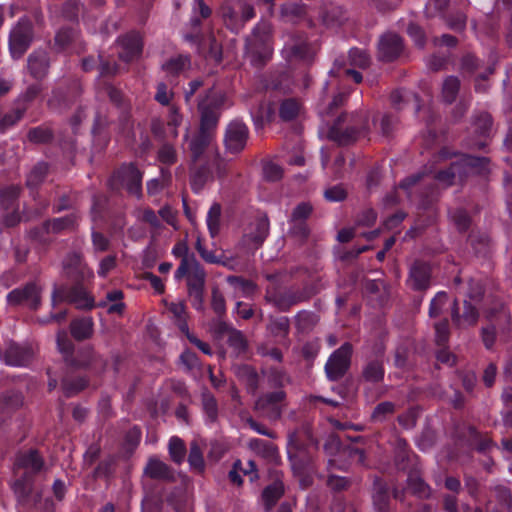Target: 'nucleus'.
<instances>
[{"label":"nucleus","mask_w":512,"mask_h":512,"mask_svg":"<svg viewBox=\"0 0 512 512\" xmlns=\"http://www.w3.org/2000/svg\"><path fill=\"white\" fill-rule=\"evenodd\" d=\"M269 233L270 221L267 214L263 213L249 225L248 232L243 236V243L245 246L257 250L263 245Z\"/></svg>","instance_id":"obj_21"},{"label":"nucleus","mask_w":512,"mask_h":512,"mask_svg":"<svg viewBox=\"0 0 512 512\" xmlns=\"http://www.w3.org/2000/svg\"><path fill=\"white\" fill-rule=\"evenodd\" d=\"M393 463L398 471L407 474L420 468L419 457L404 438H397L393 450Z\"/></svg>","instance_id":"obj_16"},{"label":"nucleus","mask_w":512,"mask_h":512,"mask_svg":"<svg viewBox=\"0 0 512 512\" xmlns=\"http://www.w3.org/2000/svg\"><path fill=\"white\" fill-rule=\"evenodd\" d=\"M222 208L219 203H214L207 214V226L212 238L220 232Z\"/></svg>","instance_id":"obj_48"},{"label":"nucleus","mask_w":512,"mask_h":512,"mask_svg":"<svg viewBox=\"0 0 512 512\" xmlns=\"http://www.w3.org/2000/svg\"><path fill=\"white\" fill-rule=\"evenodd\" d=\"M27 139L35 144H47L53 141L54 133L48 127L38 126L28 131Z\"/></svg>","instance_id":"obj_50"},{"label":"nucleus","mask_w":512,"mask_h":512,"mask_svg":"<svg viewBox=\"0 0 512 512\" xmlns=\"http://www.w3.org/2000/svg\"><path fill=\"white\" fill-rule=\"evenodd\" d=\"M13 465L18 475L14 492L19 498L26 499L32 493L35 476L45 467V460L37 449L29 448L16 453Z\"/></svg>","instance_id":"obj_2"},{"label":"nucleus","mask_w":512,"mask_h":512,"mask_svg":"<svg viewBox=\"0 0 512 512\" xmlns=\"http://www.w3.org/2000/svg\"><path fill=\"white\" fill-rule=\"evenodd\" d=\"M202 407L210 422H215L218 418V404L214 395L205 390L202 393Z\"/></svg>","instance_id":"obj_55"},{"label":"nucleus","mask_w":512,"mask_h":512,"mask_svg":"<svg viewBox=\"0 0 512 512\" xmlns=\"http://www.w3.org/2000/svg\"><path fill=\"white\" fill-rule=\"evenodd\" d=\"M268 331L274 337L286 338L290 332V320L286 316L269 317V324L267 325Z\"/></svg>","instance_id":"obj_44"},{"label":"nucleus","mask_w":512,"mask_h":512,"mask_svg":"<svg viewBox=\"0 0 512 512\" xmlns=\"http://www.w3.org/2000/svg\"><path fill=\"white\" fill-rule=\"evenodd\" d=\"M286 397L287 394L282 389L264 393L255 401L254 409L268 419L276 421L281 418L287 406Z\"/></svg>","instance_id":"obj_10"},{"label":"nucleus","mask_w":512,"mask_h":512,"mask_svg":"<svg viewBox=\"0 0 512 512\" xmlns=\"http://www.w3.org/2000/svg\"><path fill=\"white\" fill-rule=\"evenodd\" d=\"M404 51L400 36L395 33L384 34L378 43V54L382 61H395Z\"/></svg>","instance_id":"obj_25"},{"label":"nucleus","mask_w":512,"mask_h":512,"mask_svg":"<svg viewBox=\"0 0 512 512\" xmlns=\"http://www.w3.org/2000/svg\"><path fill=\"white\" fill-rule=\"evenodd\" d=\"M143 42L138 33L132 32L118 39L117 52L124 62L136 61L142 53Z\"/></svg>","instance_id":"obj_24"},{"label":"nucleus","mask_w":512,"mask_h":512,"mask_svg":"<svg viewBox=\"0 0 512 512\" xmlns=\"http://www.w3.org/2000/svg\"><path fill=\"white\" fill-rule=\"evenodd\" d=\"M212 178V171L207 163L190 168V185L195 193L200 192Z\"/></svg>","instance_id":"obj_35"},{"label":"nucleus","mask_w":512,"mask_h":512,"mask_svg":"<svg viewBox=\"0 0 512 512\" xmlns=\"http://www.w3.org/2000/svg\"><path fill=\"white\" fill-rule=\"evenodd\" d=\"M485 295V287L481 280L470 278L467 283L466 298L470 302L479 303L483 300Z\"/></svg>","instance_id":"obj_53"},{"label":"nucleus","mask_w":512,"mask_h":512,"mask_svg":"<svg viewBox=\"0 0 512 512\" xmlns=\"http://www.w3.org/2000/svg\"><path fill=\"white\" fill-rule=\"evenodd\" d=\"M249 139V128L241 120L231 121L224 132L223 143L228 154L237 155L241 153Z\"/></svg>","instance_id":"obj_12"},{"label":"nucleus","mask_w":512,"mask_h":512,"mask_svg":"<svg viewBox=\"0 0 512 512\" xmlns=\"http://www.w3.org/2000/svg\"><path fill=\"white\" fill-rule=\"evenodd\" d=\"M396 406L391 401H384L375 406L371 414V419L374 422H383L386 420L388 415H392L395 412Z\"/></svg>","instance_id":"obj_61"},{"label":"nucleus","mask_w":512,"mask_h":512,"mask_svg":"<svg viewBox=\"0 0 512 512\" xmlns=\"http://www.w3.org/2000/svg\"><path fill=\"white\" fill-rule=\"evenodd\" d=\"M119 174L127 192L140 199L142 197V172L135 164L130 163L129 165L123 166Z\"/></svg>","instance_id":"obj_30"},{"label":"nucleus","mask_w":512,"mask_h":512,"mask_svg":"<svg viewBox=\"0 0 512 512\" xmlns=\"http://www.w3.org/2000/svg\"><path fill=\"white\" fill-rule=\"evenodd\" d=\"M51 302L53 307L59 302L74 304L77 309L81 310H91L95 307L94 297L88 293L84 287V282H73V285L70 287L66 285L57 287L55 285L51 295Z\"/></svg>","instance_id":"obj_6"},{"label":"nucleus","mask_w":512,"mask_h":512,"mask_svg":"<svg viewBox=\"0 0 512 512\" xmlns=\"http://www.w3.org/2000/svg\"><path fill=\"white\" fill-rule=\"evenodd\" d=\"M492 499L488 506L491 512H512V492L511 489L503 484H498L490 488Z\"/></svg>","instance_id":"obj_31"},{"label":"nucleus","mask_w":512,"mask_h":512,"mask_svg":"<svg viewBox=\"0 0 512 512\" xmlns=\"http://www.w3.org/2000/svg\"><path fill=\"white\" fill-rule=\"evenodd\" d=\"M70 332L77 341L89 339L93 334V321L91 318L74 319L70 323Z\"/></svg>","instance_id":"obj_39"},{"label":"nucleus","mask_w":512,"mask_h":512,"mask_svg":"<svg viewBox=\"0 0 512 512\" xmlns=\"http://www.w3.org/2000/svg\"><path fill=\"white\" fill-rule=\"evenodd\" d=\"M223 104L224 96L215 95L212 88L207 91L205 97L199 99V128L191 137L188 133L184 137L188 142V150L193 164L203 156L214 141Z\"/></svg>","instance_id":"obj_1"},{"label":"nucleus","mask_w":512,"mask_h":512,"mask_svg":"<svg viewBox=\"0 0 512 512\" xmlns=\"http://www.w3.org/2000/svg\"><path fill=\"white\" fill-rule=\"evenodd\" d=\"M385 377L384 350H379L374 356L367 357L361 368L359 381L378 385Z\"/></svg>","instance_id":"obj_19"},{"label":"nucleus","mask_w":512,"mask_h":512,"mask_svg":"<svg viewBox=\"0 0 512 512\" xmlns=\"http://www.w3.org/2000/svg\"><path fill=\"white\" fill-rule=\"evenodd\" d=\"M222 15L227 28L238 32L246 21L255 16V12L251 5L239 4L235 7H225Z\"/></svg>","instance_id":"obj_23"},{"label":"nucleus","mask_w":512,"mask_h":512,"mask_svg":"<svg viewBox=\"0 0 512 512\" xmlns=\"http://www.w3.org/2000/svg\"><path fill=\"white\" fill-rule=\"evenodd\" d=\"M248 447L257 455L269 461H275L278 458L276 445L269 441L253 438L248 442Z\"/></svg>","instance_id":"obj_37"},{"label":"nucleus","mask_w":512,"mask_h":512,"mask_svg":"<svg viewBox=\"0 0 512 512\" xmlns=\"http://www.w3.org/2000/svg\"><path fill=\"white\" fill-rule=\"evenodd\" d=\"M227 344L233 350L235 357L246 353L248 350V341L240 330H231V334L227 338Z\"/></svg>","instance_id":"obj_47"},{"label":"nucleus","mask_w":512,"mask_h":512,"mask_svg":"<svg viewBox=\"0 0 512 512\" xmlns=\"http://www.w3.org/2000/svg\"><path fill=\"white\" fill-rule=\"evenodd\" d=\"M284 494V484L280 480H276L270 485L266 486L262 492V500L265 506V511H270L277 501Z\"/></svg>","instance_id":"obj_38"},{"label":"nucleus","mask_w":512,"mask_h":512,"mask_svg":"<svg viewBox=\"0 0 512 512\" xmlns=\"http://www.w3.org/2000/svg\"><path fill=\"white\" fill-rule=\"evenodd\" d=\"M267 381L271 388H282L285 383L289 382V377L283 370L271 367L267 371Z\"/></svg>","instance_id":"obj_64"},{"label":"nucleus","mask_w":512,"mask_h":512,"mask_svg":"<svg viewBox=\"0 0 512 512\" xmlns=\"http://www.w3.org/2000/svg\"><path fill=\"white\" fill-rule=\"evenodd\" d=\"M288 459L295 475H302L313 463L312 456L306 451L305 446L299 442L296 433L289 435Z\"/></svg>","instance_id":"obj_17"},{"label":"nucleus","mask_w":512,"mask_h":512,"mask_svg":"<svg viewBox=\"0 0 512 512\" xmlns=\"http://www.w3.org/2000/svg\"><path fill=\"white\" fill-rule=\"evenodd\" d=\"M316 293L314 287L310 285L302 288L290 287L284 291L267 288L264 300L280 312H288L293 306L309 301Z\"/></svg>","instance_id":"obj_5"},{"label":"nucleus","mask_w":512,"mask_h":512,"mask_svg":"<svg viewBox=\"0 0 512 512\" xmlns=\"http://www.w3.org/2000/svg\"><path fill=\"white\" fill-rule=\"evenodd\" d=\"M80 43L79 33L77 30L72 28L60 29L55 36V46L59 50L74 49V47Z\"/></svg>","instance_id":"obj_40"},{"label":"nucleus","mask_w":512,"mask_h":512,"mask_svg":"<svg viewBox=\"0 0 512 512\" xmlns=\"http://www.w3.org/2000/svg\"><path fill=\"white\" fill-rule=\"evenodd\" d=\"M452 221L460 233L466 232L472 223L471 216L463 208H458L452 213Z\"/></svg>","instance_id":"obj_63"},{"label":"nucleus","mask_w":512,"mask_h":512,"mask_svg":"<svg viewBox=\"0 0 512 512\" xmlns=\"http://www.w3.org/2000/svg\"><path fill=\"white\" fill-rule=\"evenodd\" d=\"M431 266L422 260H415L409 269L408 283L414 291H425L430 287Z\"/></svg>","instance_id":"obj_26"},{"label":"nucleus","mask_w":512,"mask_h":512,"mask_svg":"<svg viewBox=\"0 0 512 512\" xmlns=\"http://www.w3.org/2000/svg\"><path fill=\"white\" fill-rule=\"evenodd\" d=\"M49 171L48 163L41 161L33 166L26 178V186L36 188L43 183Z\"/></svg>","instance_id":"obj_43"},{"label":"nucleus","mask_w":512,"mask_h":512,"mask_svg":"<svg viewBox=\"0 0 512 512\" xmlns=\"http://www.w3.org/2000/svg\"><path fill=\"white\" fill-rule=\"evenodd\" d=\"M286 50L291 54L290 61H312L315 52L306 42L286 45Z\"/></svg>","instance_id":"obj_42"},{"label":"nucleus","mask_w":512,"mask_h":512,"mask_svg":"<svg viewBox=\"0 0 512 512\" xmlns=\"http://www.w3.org/2000/svg\"><path fill=\"white\" fill-rule=\"evenodd\" d=\"M411 99L416 102V112L421 109V99L416 93L407 92L404 89H395L390 93L389 101L393 109L400 111Z\"/></svg>","instance_id":"obj_36"},{"label":"nucleus","mask_w":512,"mask_h":512,"mask_svg":"<svg viewBox=\"0 0 512 512\" xmlns=\"http://www.w3.org/2000/svg\"><path fill=\"white\" fill-rule=\"evenodd\" d=\"M469 171L473 175H483L488 171L489 158L465 154Z\"/></svg>","instance_id":"obj_57"},{"label":"nucleus","mask_w":512,"mask_h":512,"mask_svg":"<svg viewBox=\"0 0 512 512\" xmlns=\"http://www.w3.org/2000/svg\"><path fill=\"white\" fill-rule=\"evenodd\" d=\"M235 375L245 384L248 393L254 395L258 391L260 377L253 366L240 364L235 367Z\"/></svg>","instance_id":"obj_34"},{"label":"nucleus","mask_w":512,"mask_h":512,"mask_svg":"<svg viewBox=\"0 0 512 512\" xmlns=\"http://www.w3.org/2000/svg\"><path fill=\"white\" fill-rule=\"evenodd\" d=\"M33 357L28 345H20L14 341H6L0 345V359L10 366H25Z\"/></svg>","instance_id":"obj_20"},{"label":"nucleus","mask_w":512,"mask_h":512,"mask_svg":"<svg viewBox=\"0 0 512 512\" xmlns=\"http://www.w3.org/2000/svg\"><path fill=\"white\" fill-rule=\"evenodd\" d=\"M62 266L65 277L71 282H86L94 277L93 270L84 261L81 252H69L62 262Z\"/></svg>","instance_id":"obj_13"},{"label":"nucleus","mask_w":512,"mask_h":512,"mask_svg":"<svg viewBox=\"0 0 512 512\" xmlns=\"http://www.w3.org/2000/svg\"><path fill=\"white\" fill-rule=\"evenodd\" d=\"M57 346L59 351L63 354V358L66 365L70 366V359L73 360L75 358V355L73 353L74 344L68 338L66 332L63 331L57 334Z\"/></svg>","instance_id":"obj_54"},{"label":"nucleus","mask_w":512,"mask_h":512,"mask_svg":"<svg viewBox=\"0 0 512 512\" xmlns=\"http://www.w3.org/2000/svg\"><path fill=\"white\" fill-rule=\"evenodd\" d=\"M43 287L36 281L27 282L7 294V302L11 306L24 305L36 311L42 304Z\"/></svg>","instance_id":"obj_8"},{"label":"nucleus","mask_w":512,"mask_h":512,"mask_svg":"<svg viewBox=\"0 0 512 512\" xmlns=\"http://www.w3.org/2000/svg\"><path fill=\"white\" fill-rule=\"evenodd\" d=\"M26 110L27 107L23 106L3 115L0 119V133L15 125L23 117Z\"/></svg>","instance_id":"obj_62"},{"label":"nucleus","mask_w":512,"mask_h":512,"mask_svg":"<svg viewBox=\"0 0 512 512\" xmlns=\"http://www.w3.org/2000/svg\"><path fill=\"white\" fill-rule=\"evenodd\" d=\"M169 455L176 464H181L186 455V446L182 439L172 437L169 441Z\"/></svg>","instance_id":"obj_59"},{"label":"nucleus","mask_w":512,"mask_h":512,"mask_svg":"<svg viewBox=\"0 0 512 512\" xmlns=\"http://www.w3.org/2000/svg\"><path fill=\"white\" fill-rule=\"evenodd\" d=\"M318 319L315 313L302 310L295 316V326L299 331H307L312 329Z\"/></svg>","instance_id":"obj_58"},{"label":"nucleus","mask_w":512,"mask_h":512,"mask_svg":"<svg viewBox=\"0 0 512 512\" xmlns=\"http://www.w3.org/2000/svg\"><path fill=\"white\" fill-rule=\"evenodd\" d=\"M246 53L251 62H267L271 59L273 48L269 25L255 27L252 37L247 41Z\"/></svg>","instance_id":"obj_7"},{"label":"nucleus","mask_w":512,"mask_h":512,"mask_svg":"<svg viewBox=\"0 0 512 512\" xmlns=\"http://www.w3.org/2000/svg\"><path fill=\"white\" fill-rule=\"evenodd\" d=\"M480 317L479 310L469 300H463V307H460L459 300L455 298L451 305V321L457 330H466L475 327Z\"/></svg>","instance_id":"obj_15"},{"label":"nucleus","mask_w":512,"mask_h":512,"mask_svg":"<svg viewBox=\"0 0 512 512\" xmlns=\"http://www.w3.org/2000/svg\"><path fill=\"white\" fill-rule=\"evenodd\" d=\"M32 39L31 22L25 18L20 19L11 29L9 35V49L14 60H18L26 52Z\"/></svg>","instance_id":"obj_11"},{"label":"nucleus","mask_w":512,"mask_h":512,"mask_svg":"<svg viewBox=\"0 0 512 512\" xmlns=\"http://www.w3.org/2000/svg\"><path fill=\"white\" fill-rule=\"evenodd\" d=\"M371 498L376 512H390V488L388 483L379 476L373 478Z\"/></svg>","instance_id":"obj_27"},{"label":"nucleus","mask_w":512,"mask_h":512,"mask_svg":"<svg viewBox=\"0 0 512 512\" xmlns=\"http://www.w3.org/2000/svg\"><path fill=\"white\" fill-rule=\"evenodd\" d=\"M407 485L411 492L419 497H428L430 494V487L421 477L420 468L407 474Z\"/></svg>","instance_id":"obj_41"},{"label":"nucleus","mask_w":512,"mask_h":512,"mask_svg":"<svg viewBox=\"0 0 512 512\" xmlns=\"http://www.w3.org/2000/svg\"><path fill=\"white\" fill-rule=\"evenodd\" d=\"M457 438L463 441L468 447L476 450L485 456L497 447V443L490 437L489 433L479 431L474 425H466L457 433Z\"/></svg>","instance_id":"obj_14"},{"label":"nucleus","mask_w":512,"mask_h":512,"mask_svg":"<svg viewBox=\"0 0 512 512\" xmlns=\"http://www.w3.org/2000/svg\"><path fill=\"white\" fill-rule=\"evenodd\" d=\"M352 354V344L345 342L330 355L325 364V373L330 381H338L345 376L351 366Z\"/></svg>","instance_id":"obj_9"},{"label":"nucleus","mask_w":512,"mask_h":512,"mask_svg":"<svg viewBox=\"0 0 512 512\" xmlns=\"http://www.w3.org/2000/svg\"><path fill=\"white\" fill-rule=\"evenodd\" d=\"M299 110V102L294 98H288L281 102L279 116L283 121H292L298 116Z\"/></svg>","instance_id":"obj_51"},{"label":"nucleus","mask_w":512,"mask_h":512,"mask_svg":"<svg viewBox=\"0 0 512 512\" xmlns=\"http://www.w3.org/2000/svg\"><path fill=\"white\" fill-rule=\"evenodd\" d=\"M485 317L490 324L498 325L502 331H507L512 326V316L506 304L500 300H494L485 311Z\"/></svg>","instance_id":"obj_28"},{"label":"nucleus","mask_w":512,"mask_h":512,"mask_svg":"<svg viewBox=\"0 0 512 512\" xmlns=\"http://www.w3.org/2000/svg\"><path fill=\"white\" fill-rule=\"evenodd\" d=\"M88 385V380L84 377H64L61 381L62 390L67 398H70L82 390Z\"/></svg>","instance_id":"obj_45"},{"label":"nucleus","mask_w":512,"mask_h":512,"mask_svg":"<svg viewBox=\"0 0 512 512\" xmlns=\"http://www.w3.org/2000/svg\"><path fill=\"white\" fill-rule=\"evenodd\" d=\"M20 193L21 187L18 185L0 187V207L4 210L12 208Z\"/></svg>","instance_id":"obj_46"},{"label":"nucleus","mask_w":512,"mask_h":512,"mask_svg":"<svg viewBox=\"0 0 512 512\" xmlns=\"http://www.w3.org/2000/svg\"><path fill=\"white\" fill-rule=\"evenodd\" d=\"M369 130V115L366 111L340 114L328 130L327 137L339 146L354 144Z\"/></svg>","instance_id":"obj_3"},{"label":"nucleus","mask_w":512,"mask_h":512,"mask_svg":"<svg viewBox=\"0 0 512 512\" xmlns=\"http://www.w3.org/2000/svg\"><path fill=\"white\" fill-rule=\"evenodd\" d=\"M289 223L288 236L301 244L304 243L310 235V228L307 222L291 221L289 219Z\"/></svg>","instance_id":"obj_52"},{"label":"nucleus","mask_w":512,"mask_h":512,"mask_svg":"<svg viewBox=\"0 0 512 512\" xmlns=\"http://www.w3.org/2000/svg\"><path fill=\"white\" fill-rule=\"evenodd\" d=\"M460 80L455 76L447 77L442 85V97L445 103L452 104L458 95Z\"/></svg>","instance_id":"obj_49"},{"label":"nucleus","mask_w":512,"mask_h":512,"mask_svg":"<svg viewBox=\"0 0 512 512\" xmlns=\"http://www.w3.org/2000/svg\"><path fill=\"white\" fill-rule=\"evenodd\" d=\"M435 342L438 346L445 347L450 338V325L447 318L434 323Z\"/></svg>","instance_id":"obj_60"},{"label":"nucleus","mask_w":512,"mask_h":512,"mask_svg":"<svg viewBox=\"0 0 512 512\" xmlns=\"http://www.w3.org/2000/svg\"><path fill=\"white\" fill-rule=\"evenodd\" d=\"M144 475L153 480L173 483L176 481L174 470L156 457H150L144 468Z\"/></svg>","instance_id":"obj_32"},{"label":"nucleus","mask_w":512,"mask_h":512,"mask_svg":"<svg viewBox=\"0 0 512 512\" xmlns=\"http://www.w3.org/2000/svg\"><path fill=\"white\" fill-rule=\"evenodd\" d=\"M75 369H88L95 374H102L107 367V360L94 351L90 346L79 349L73 360L70 359V366Z\"/></svg>","instance_id":"obj_18"},{"label":"nucleus","mask_w":512,"mask_h":512,"mask_svg":"<svg viewBox=\"0 0 512 512\" xmlns=\"http://www.w3.org/2000/svg\"><path fill=\"white\" fill-rule=\"evenodd\" d=\"M24 405V395L15 390L0 393V429L12 419L13 415Z\"/></svg>","instance_id":"obj_22"},{"label":"nucleus","mask_w":512,"mask_h":512,"mask_svg":"<svg viewBox=\"0 0 512 512\" xmlns=\"http://www.w3.org/2000/svg\"><path fill=\"white\" fill-rule=\"evenodd\" d=\"M76 204V194L69 192V193H62L57 195V197L54 200L52 210L54 213H60L66 210L73 209Z\"/></svg>","instance_id":"obj_56"},{"label":"nucleus","mask_w":512,"mask_h":512,"mask_svg":"<svg viewBox=\"0 0 512 512\" xmlns=\"http://www.w3.org/2000/svg\"><path fill=\"white\" fill-rule=\"evenodd\" d=\"M174 276L177 280L186 277L187 293L192 306L198 311H203L207 274L196 257L181 261Z\"/></svg>","instance_id":"obj_4"},{"label":"nucleus","mask_w":512,"mask_h":512,"mask_svg":"<svg viewBox=\"0 0 512 512\" xmlns=\"http://www.w3.org/2000/svg\"><path fill=\"white\" fill-rule=\"evenodd\" d=\"M78 226V215L71 213L59 218H52L43 222V229L47 234H59L63 231H73Z\"/></svg>","instance_id":"obj_33"},{"label":"nucleus","mask_w":512,"mask_h":512,"mask_svg":"<svg viewBox=\"0 0 512 512\" xmlns=\"http://www.w3.org/2000/svg\"><path fill=\"white\" fill-rule=\"evenodd\" d=\"M492 116L487 112L479 113L474 120V133L479 137L474 142H469L467 147L470 149H484L487 146V138L492 129Z\"/></svg>","instance_id":"obj_29"}]
</instances>
